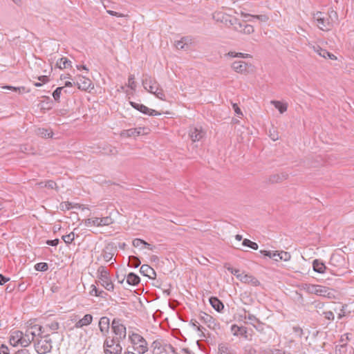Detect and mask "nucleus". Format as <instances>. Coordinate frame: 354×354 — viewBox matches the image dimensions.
I'll return each mask as SVG.
<instances>
[{"label":"nucleus","mask_w":354,"mask_h":354,"mask_svg":"<svg viewBox=\"0 0 354 354\" xmlns=\"http://www.w3.org/2000/svg\"><path fill=\"white\" fill-rule=\"evenodd\" d=\"M227 270L230 271L232 274H234V276H236V277L237 278V276L239 274H240V271L238 269H235V268H227Z\"/></svg>","instance_id":"obj_59"},{"label":"nucleus","mask_w":354,"mask_h":354,"mask_svg":"<svg viewBox=\"0 0 354 354\" xmlns=\"http://www.w3.org/2000/svg\"><path fill=\"white\" fill-rule=\"evenodd\" d=\"M10 280V278L5 277L2 274H0V285H4L6 282Z\"/></svg>","instance_id":"obj_60"},{"label":"nucleus","mask_w":354,"mask_h":354,"mask_svg":"<svg viewBox=\"0 0 354 354\" xmlns=\"http://www.w3.org/2000/svg\"><path fill=\"white\" fill-rule=\"evenodd\" d=\"M212 308L217 312H221L224 308L223 302L216 297H211L209 299Z\"/></svg>","instance_id":"obj_23"},{"label":"nucleus","mask_w":354,"mask_h":354,"mask_svg":"<svg viewBox=\"0 0 354 354\" xmlns=\"http://www.w3.org/2000/svg\"><path fill=\"white\" fill-rule=\"evenodd\" d=\"M248 64L243 61H235L232 64L233 70L239 73H243L247 71Z\"/></svg>","instance_id":"obj_19"},{"label":"nucleus","mask_w":354,"mask_h":354,"mask_svg":"<svg viewBox=\"0 0 354 354\" xmlns=\"http://www.w3.org/2000/svg\"><path fill=\"white\" fill-rule=\"evenodd\" d=\"M252 17L254 19H257L261 21L266 22L268 20V17L266 15H252Z\"/></svg>","instance_id":"obj_56"},{"label":"nucleus","mask_w":354,"mask_h":354,"mask_svg":"<svg viewBox=\"0 0 354 354\" xmlns=\"http://www.w3.org/2000/svg\"><path fill=\"white\" fill-rule=\"evenodd\" d=\"M288 177V174L286 173L274 174V175L270 176L268 181L271 183H279V182H281V181L287 179Z\"/></svg>","instance_id":"obj_27"},{"label":"nucleus","mask_w":354,"mask_h":354,"mask_svg":"<svg viewBox=\"0 0 354 354\" xmlns=\"http://www.w3.org/2000/svg\"><path fill=\"white\" fill-rule=\"evenodd\" d=\"M241 317L243 318L247 322L245 323H248L252 324L257 330H260L259 327L255 325V323L262 324L259 319H258L254 315L252 314L249 310L243 309V314L240 315Z\"/></svg>","instance_id":"obj_14"},{"label":"nucleus","mask_w":354,"mask_h":354,"mask_svg":"<svg viewBox=\"0 0 354 354\" xmlns=\"http://www.w3.org/2000/svg\"><path fill=\"white\" fill-rule=\"evenodd\" d=\"M84 223L86 227H91V226L99 227V224H100V223H99L98 217H93V218L85 219L84 221Z\"/></svg>","instance_id":"obj_34"},{"label":"nucleus","mask_w":354,"mask_h":354,"mask_svg":"<svg viewBox=\"0 0 354 354\" xmlns=\"http://www.w3.org/2000/svg\"><path fill=\"white\" fill-rule=\"evenodd\" d=\"M106 12L108 14H109L111 16H115V17H127V15H124V14H122V13H120V12H117L115 11H113V10H106Z\"/></svg>","instance_id":"obj_55"},{"label":"nucleus","mask_w":354,"mask_h":354,"mask_svg":"<svg viewBox=\"0 0 354 354\" xmlns=\"http://www.w3.org/2000/svg\"><path fill=\"white\" fill-rule=\"evenodd\" d=\"M111 329L115 334V339L118 341L124 340L127 337V328L123 322L118 318H114L111 322Z\"/></svg>","instance_id":"obj_6"},{"label":"nucleus","mask_w":354,"mask_h":354,"mask_svg":"<svg viewBox=\"0 0 354 354\" xmlns=\"http://www.w3.org/2000/svg\"><path fill=\"white\" fill-rule=\"evenodd\" d=\"M130 104L132 107H133L135 109L139 111L140 112L144 114L152 116L161 115V113L157 111L156 110L149 109L142 104H139L134 102H131Z\"/></svg>","instance_id":"obj_10"},{"label":"nucleus","mask_w":354,"mask_h":354,"mask_svg":"<svg viewBox=\"0 0 354 354\" xmlns=\"http://www.w3.org/2000/svg\"><path fill=\"white\" fill-rule=\"evenodd\" d=\"M218 354H236L235 351L227 344L218 345Z\"/></svg>","instance_id":"obj_28"},{"label":"nucleus","mask_w":354,"mask_h":354,"mask_svg":"<svg viewBox=\"0 0 354 354\" xmlns=\"http://www.w3.org/2000/svg\"><path fill=\"white\" fill-rule=\"evenodd\" d=\"M142 85L145 89L151 93L159 86L157 81L147 75H145V78L142 80Z\"/></svg>","instance_id":"obj_11"},{"label":"nucleus","mask_w":354,"mask_h":354,"mask_svg":"<svg viewBox=\"0 0 354 354\" xmlns=\"http://www.w3.org/2000/svg\"><path fill=\"white\" fill-rule=\"evenodd\" d=\"M242 31L244 33L250 34L254 32V27L251 25L245 24Z\"/></svg>","instance_id":"obj_52"},{"label":"nucleus","mask_w":354,"mask_h":354,"mask_svg":"<svg viewBox=\"0 0 354 354\" xmlns=\"http://www.w3.org/2000/svg\"><path fill=\"white\" fill-rule=\"evenodd\" d=\"M32 342H34V340L33 337H31L30 333L27 332L26 330V333H24L21 331V336L19 342V345L21 346L22 347H26L29 346Z\"/></svg>","instance_id":"obj_22"},{"label":"nucleus","mask_w":354,"mask_h":354,"mask_svg":"<svg viewBox=\"0 0 354 354\" xmlns=\"http://www.w3.org/2000/svg\"><path fill=\"white\" fill-rule=\"evenodd\" d=\"M243 245L250 248L253 250H257L259 248L258 244L255 242L250 241V239H245L242 243Z\"/></svg>","instance_id":"obj_39"},{"label":"nucleus","mask_w":354,"mask_h":354,"mask_svg":"<svg viewBox=\"0 0 354 354\" xmlns=\"http://www.w3.org/2000/svg\"><path fill=\"white\" fill-rule=\"evenodd\" d=\"M232 107H233L234 112L236 113V116L239 118H241L243 116V113H242L241 109L237 105V104H236V103L232 104Z\"/></svg>","instance_id":"obj_53"},{"label":"nucleus","mask_w":354,"mask_h":354,"mask_svg":"<svg viewBox=\"0 0 354 354\" xmlns=\"http://www.w3.org/2000/svg\"><path fill=\"white\" fill-rule=\"evenodd\" d=\"M141 263L140 260L136 256H130L129 257L128 266L133 268H138Z\"/></svg>","instance_id":"obj_36"},{"label":"nucleus","mask_w":354,"mask_h":354,"mask_svg":"<svg viewBox=\"0 0 354 354\" xmlns=\"http://www.w3.org/2000/svg\"><path fill=\"white\" fill-rule=\"evenodd\" d=\"M120 342L115 339L114 337H106L104 342L103 348L105 354H121L122 347Z\"/></svg>","instance_id":"obj_4"},{"label":"nucleus","mask_w":354,"mask_h":354,"mask_svg":"<svg viewBox=\"0 0 354 354\" xmlns=\"http://www.w3.org/2000/svg\"><path fill=\"white\" fill-rule=\"evenodd\" d=\"M62 240L65 242L66 244H70L73 242L75 239V234L73 232H71L67 235L62 236Z\"/></svg>","instance_id":"obj_44"},{"label":"nucleus","mask_w":354,"mask_h":354,"mask_svg":"<svg viewBox=\"0 0 354 354\" xmlns=\"http://www.w3.org/2000/svg\"><path fill=\"white\" fill-rule=\"evenodd\" d=\"M271 104L274 106V107L279 110L280 113H283L287 111L288 104L286 102H282L277 100H272Z\"/></svg>","instance_id":"obj_31"},{"label":"nucleus","mask_w":354,"mask_h":354,"mask_svg":"<svg viewBox=\"0 0 354 354\" xmlns=\"http://www.w3.org/2000/svg\"><path fill=\"white\" fill-rule=\"evenodd\" d=\"M114 221L111 216H105L102 218H99V227L102 226H107L113 223Z\"/></svg>","instance_id":"obj_35"},{"label":"nucleus","mask_w":354,"mask_h":354,"mask_svg":"<svg viewBox=\"0 0 354 354\" xmlns=\"http://www.w3.org/2000/svg\"><path fill=\"white\" fill-rule=\"evenodd\" d=\"M0 354H10L8 346L2 344L0 346Z\"/></svg>","instance_id":"obj_54"},{"label":"nucleus","mask_w":354,"mask_h":354,"mask_svg":"<svg viewBox=\"0 0 354 354\" xmlns=\"http://www.w3.org/2000/svg\"><path fill=\"white\" fill-rule=\"evenodd\" d=\"M188 41H189V39L187 38H182L180 40L176 41V47L178 49H185V46L187 45Z\"/></svg>","instance_id":"obj_40"},{"label":"nucleus","mask_w":354,"mask_h":354,"mask_svg":"<svg viewBox=\"0 0 354 354\" xmlns=\"http://www.w3.org/2000/svg\"><path fill=\"white\" fill-rule=\"evenodd\" d=\"M21 330H15L12 332L10 336V343L13 346H17L19 345V342L21 339Z\"/></svg>","instance_id":"obj_25"},{"label":"nucleus","mask_w":354,"mask_h":354,"mask_svg":"<svg viewBox=\"0 0 354 354\" xmlns=\"http://www.w3.org/2000/svg\"><path fill=\"white\" fill-rule=\"evenodd\" d=\"M140 272L142 275L148 277L149 279H153L156 275L155 270L147 264H144L140 267Z\"/></svg>","instance_id":"obj_21"},{"label":"nucleus","mask_w":354,"mask_h":354,"mask_svg":"<svg viewBox=\"0 0 354 354\" xmlns=\"http://www.w3.org/2000/svg\"><path fill=\"white\" fill-rule=\"evenodd\" d=\"M313 268L315 272L320 274L324 273L327 269L325 264L319 259H315L313 261Z\"/></svg>","instance_id":"obj_24"},{"label":"nucleus","mask_w":354,"mask_h":354,"mask_svg":"<svg viewBox=\"0 0 354 354\" xmlns=\"http://www.w3.org/2000/svg\"><path fill=\"white\" fill-rule=\"evenodd\" d=\"M93 321V316L91 314L85 315L82 319L77 322L75 327L77 328H82L91 324Z\"/></svg>","instance_id":"obj_20"},{"label":"nucleus","mask_w":354,"mask_h":354,"mask_svg":"<svg viewBox=\"0 0 354 354\" xmlns=\"http://www.w3.org/2000/svg\"><path fill=\"white\" fill-rule=\"evenodd\" d=\"M140 281L138 275L133 272H130L127 276V283L131 286H137Z\"/></svg>","instance_id":"obj_29"},{"label":"nucleus","mask_w":354,"mask_h":354,"mask_svg":"<svg viewBox=\"0 0 354 354\" xmlns=\"http://www.w3.org/2000/svg\"><path fill=\"white\" fill-rule=\"evenodd\" d=\"M351 335V333H345L342 335L340 337L339 342L342 343L340 345L341 348H346L347 343L348 341H350L351 338L350 336Z\"/></svg>","instance_id":"obj_38"},{"label":"nucleus","mask_w":354,"mask_h":354,"mask_svg":"<svg viewBox=\"0 0 354 354\" xmlns=\"http://www.w3.org/2000/svg\"><path fill=\"white\" fill-rule=\"evenodd\" d=\"M55 66L59 69L71 68L72 63L68 58L62 57L57 61Z\"/></svg>","instance_id":"obj_26"},{"label":"nucleus","mask_w":354,"mask_h":354,"mask_svg":"<svg viewBox=\"0 0 354 354\" xmlns=\"http://www.w3.org/2000/svg\"><path fill=\"white\" fill-rule=\"evenodd\" d=\"M37 134L41 136L42 138H52L53 133L52 131H49L44 128H39L37 130Z\"/></svg>","instance_id":"obj_37"},{"label":"nucleus","mask_w":354,"mask_h":354,"mask_svg":"<svg viewBox=\"0 0 354 354\" xmlns=\"http://www.w3.org/2000/svg\"><path fill=\"white\" fill-rule=\"evenodd\" d=\"M59 324L56 321H54V322L46 325V328H48L50 330H57L59 329Z\"/></svg>","instance_id":"obj_48"},{"label":"nucleus","mask_w":354,"mask_h":354,"mask_svg":"<svg viewBox=\"0 0 354 354\" xmlns=\"http://www.w3.org/2000/svg\"><path fill=\"white\" fill-rule=\"evenodd\" d=\"M75 84L82 91H87L88 88H93L91 80L84 76H79Z\"/></svg>","instance_id":"obj_15"},{"label":"nucleus","mask_w":354,"mask_h":354,"mask_svg":"<svg viewBox=\"0 0 354 354\" xmlns=\"http://www.w3.org/2000/svg\"><path fill=\"white\" fill-rule=\"evenodd\" d=\"M328 16L330 17V20L332 21V23L333 22L334 19H337V12L334 10H331L330 12L328 14Z\"/></svg>","instance_id":"obj_57"},{"label":"nucleus","mask_w":354,"mask_h":354,"mask_svg":"<svg viewBox=\"0 0 354 354\" xmlns=\"http://www.w3.org/2000/svg\"><path fill=\"white\" fill-rule=\"evenodd\" d=\"M270 354H284V351L281 349H273Z\"/></svg>","instance_id":"obj_64"},{"label":"nucleus","mask_w":354,"mask_h":354,"mask_svg":"<svg viewBox=\"0 0 354 354\" xmlns=\"http://www.w3.org/2000/svg\"><path fill=\"white\" fill-rule=\"evenodd\" d=\"M27 332L30 333L31 337H33L34 342L36 339H41L46 334L45 333V329L43 326L39 325H34L27 329Z\"/></svg>","instance_id":"obj_13"},{"label":"nucleus","mask_w":354,"mask_h":354,"mask_svg":"<svg viewBox=\"0 0 354 354\" xmlns=\"http://www.w3.org/2000/svg\"><path fill=\"white\" fill-rule=\"evenodd\" d=\"M313 19L316 22L317 26L322 30L328 31L333 27L328 13L317 12L313 15Z\"/></svg>","instance_id":"obj_5"},{"label":"nucleus","mask_w":354,"mask_h":354,"mask_svg":"<svg viewBox=\"0 0 354 354\" xmlns=\"http://www.w3.org/2000/svg\"><path fill=\"white\" fill-rule=\"evenodd\" d=\"M104 153L107 155H115L118 151L115 147L112 146H108L107 148H104Z\"/></svg>","instance_id":"obj_49"},{"label":"nucleus","mask_w":354,"mask_h":354,"mask_svg":"<svg viewBox=\"0 0 354 354\" xmlns=\"http://www.w3.org/2000/svg\"><path fill=\"white\" fill-rule=\"evenodd\" d=\"M35 269L37 271L45 272V271L48 270V265L47 263H44V262L37 263L35 265Z\"/></svg>","instance_id":"obj_41"},{"label":"nucleus","mask_w":354,"mask_h":354,"mask_svg":"<svg viewBox=\"0 0 354 354\" xmlns=\"http://www.w3.org/2000/svg\"><path fill=\"white\" fill-rule=\"evenodd\" d=\"M145 241L140 239H135L133 240L132 244L135 248H139L142 245H145Z\"/></svg>","instance_id":"obj_51"},{"label":"nucleus","mask_w":354,"mask_h":354,"mask_svg":"<svg viewBox=\"0 0 354 354\" xmlns=\"http://www.w3.org/2000/svg\"><path fill=\"white\" fill-rule=\"evenodd\" d=\"M97 278L100 284L108 291H113L114 285L110 278V273L108 269L103 266H100L97 270Z\"/></svg>","instance_id":"obj_3"},{"label":"nucleus","mask_w":354,"mask_h":354,"mask_svg":"<svg viewBox=\"0 0 354 354\" xmlns=\"http://www.w3.org/2000/svg\"><path fill=\"white\" fill-rule=\"evenodd\" d=\"M236 57H241V58H251L252 57V56L250 54L243 53H236Z\"/></svg>","instance_id":"obj_62"},{"label":"nucleus","mask_w":354,"mask_h":354,"mask_svg":"<svg viewBox=\"0 0 354 354\" xmlns=\"http://www.w3.org/2000/svg\"><path fill=\"white\" fill-rule=\"evenodd\" d=\"M64 86L57 87L53 93V97L57 102L59 101L62 91L64 90Z\"/></svg>","instance_id":"obj_43"},{"label":"nucleus","mask_w":354,"mask_h":354,"mask_svg":"<svg viewBox=\"0 0 354 354\" xmlns=\"http://www.w3.org/2000/svg\"><path fill=\"white\" fill-rule=\"evenodd\" d=\"M99 328L103 336L108 337L109 332L110 320L107 317H102L99 321Z\"/></svg>","instance_id":"obj_16"},{"label":"nucleus","mask_w":354,"mask_h":354,"mask_svg":"<svg viewBox=\"0 0 354 354\" xmlns=\"http://www.w3.org/2000/svg\"><path fill=\"white\" fill-rule=\"evenodd\" d=\"M12 354H30V352L29 350H28L26 348H21V349H19V350L15 351Z\"/></svg>","instance_id":"obj_61"},{"label":"nucleus","mask_w":354,"mask_h":354,"mask_svg":"<svg viewBox=\"0 0 354 354\" xmlns=\"http://www.w3.org/2000/svg\"><path fill=\"white\" fill-rule=\"evenodd\" d=\"M322 315H324V318L328 321H333L335 319V315L330 310L324 311Z\"/></svg>","instance_id":"obj_47"},{"label":"nucleus","mask_w":354,"mask_h":354,"mask_svg":"<svg viewBox=\"0 0 354 354\" xmlns=\"http://www.w3.org/2000/svg\"><path fill=\"white\" fill-rule=\"evenodd\" d=\"M149 129L147 127H138L132 128L127 130H123L120 136L124 138L136 137L140 135H145L148 133Z\"/></svg>","instance_id":"obj_9"},{"label":"nucleus","mask_w":354,"mask_h":354,"mask_svg":"<svg viewBox=\"0 0 354 354\" xmlns=\"http://www.w3.org/2000/svg\"><path fill=\"white\" fill-rule=\"evenodd\" d=\"M217 21H221L222 22H225L226 25L233 26L234 28L237 31L242 32L245 23L241 22L239 19H237L234 17H231L225 15H220L218 14L216 17Z\"/></svg>","instance_id":"obj_7"},{"label":"nucleus","mask_w":354,"mask_h":354,"mask_svg":"<svg viewBox=\"0 0 354 354\" xmlns=\"http://www.w3.org/2000/svg\"><path fill=\"white\" fill-rule=\"evenodd\" d=\"M129 340L132 344L134 351H136L138 354H145L148 351V343L140 334L129 332Z\"/></svg>","instance_id":"obj_1"},{"label":"nucleus","mask_w":354,"mask_h":354,"mask_svg":"<svg viewBox=\"0 0 354 354\" xmlns=\"http://www.w3.org/2000/svg\"><path fill=\"white\" fill-rule=\"evenodd\" d=\"M115 249L113 248V245L109 244L102 250L101 256L106 262H109L113 259Z\"/></svg>","instance_id":"obj_18"},{"label":"nucleus","mask_w":354,"mask_h":354,"mask_svg":"<svg viewBox=\"0 0 354 354\" xmlns=\"http://www.w3.org/2000/svg\"><path fill=\"white\" fill-rule=\"evenodd\" d=\"M35 351L38 354H46L51 351L52 339L49 334H46L41 339H36L34 342Z\"/></svg>","instance_id":"obj_2"},{"label":"nucleus","mask_w":354,"mask_h":354,"mask_svg":"<svg viewBox=\"0 0 354 354\" xmlns=\"http://www.w3.org/2000/svg\"><path fill=\"white\" fill-rule=\"evenodd\" d=\"M237 279L243 283H254L257 279L252 277V275L244 274L243 272L241 273L237 276Z\"/></svg>","instance_id":"obj_32"},{"label":"nucleus","mask_w":354,"mask_h":354,"mask_svg":"<svg viewBox=\"0 0 354 354\" xmlns=\"http://www.w3.org/2000/svg\"><path fill=\"white\" fill-rule=\"evenodd\" d=\"M44 187H47L48 189H53L57 188V184L53 180H48L45 181Z\"/></svg>","instance_id":"obj_50"},{"label":"nucleus","mask_w":354,"mask_h":354,"mask_svg":"<svg viewBox=\"0 0 354 354\" xmlns=\"http://www.w3.org/2000/svg\"><path fill=\"white\" fill-rule=\"evenodd\" d=\"M201 319L203 320L205 323L207 324V326L209 328L213 329L215 328V326H216L215 319L209 315L204 313L203 315L201 316Z\"/></svg>","instance_id":"obj_30"},{"label":"nucleus","mask_w":354,"mask_h":354,"mask_svg":"<svg viewBox=\"0 0 354 354\" xmlns=\"http://www.w3.org/2000/svg\"><path fill=\"white\" fill-rule=\"evenodd\" d=\"M308 46L310 49L322 57H325V54H327V50L322 48L319 45L309 44Z\"/></svg>","instance_id":"obj_33"},{"label":"nucleus","mask_w":354,"mask_h":354,"mask_svg":"<svg viewBox=\"0 0 354 354\" xmlns=\"http://www.w3.org/2000/svg\"><path fill=\"white\" fill-rule=\"evenodd\" d=\"M135 76L134 75H130L129 76V79H128V86L131 89V90H135L136 88V82H135Z\"/></svg>","instance_id":"obj_45"},{"label":"nucleus","mask_w":354,"mask_h":354,"mask_svg":"<svg viewBox=\"0 0 354 354\" xmlns=\"http://www.w3.org/2000/svg\"><path fill=\"white\" fill-rule=\"evenodd\" d=\"M291 255L289 252L285 251H281L279 252V260H283L284 261H288L290 259Z\"/></svg>","instance_id":"obj_46"},{"label":"nucleus","mask_w":354,"mask_h":354,"mask_svg":"<svg viewBox=\"0 0 354 354\" xmlns=\"http://www.w3.org/2000/svg\"><path fill=\"white\" fill-rule=\"evenodd\" d=\"M308 291L310 293L315 294L318 296L325 297L328 298H330V289L320 285H310L308 287Z\"/></svg>","instance_id":"obj_8"},{"label":"nucleus","mask_w":354,"mask_h":354,"mask_svg":"<svg viewBox=\"0 0 354 354\" xmlns=\"http://www.w3.org/2000/svg\"><path fill=\"white\" fill-rule=\"evenodd\" d=\"M260 253L272 259L273 251L260 250Z\"/></svg>","instance_id":"obj_63"},{"label":"nucleus","mask_w":354,"mask_h":354,"mask_svg":"<svg viewBox=\"0 0 354 354\" xmlns=\"http://www.w3.org/2000/svg\"><path fill=\"white\" fill-rule=\"evenodd\" d=\"M59 242L58 239H55L53 240H48L46 241V244L51 246H57Z\"/></svg>","instance_id":"obj_58"},{"label":"nucleus","mask_w":354,"mask_h":354,"mask_svg":"<svg viewBox=\"0 0 354 354\" xmlns=\"http://www.w3.org/2000/svg\"><path fill=\"white\" fill-rule=\"evenodd\" d=\"M152 94L155 95L158 98H159L160 100H165V93L163 92V90L160 87L158 86V88H156L153 92L152 93Z\"/></svg>","instance_id":"obj_42"},{"label":"nucleus","mask_w":354,"mask_h":354,"mask_svg":"<svg viewBox=\"0 0 354 354\" xmlns=\"http://www.w3.org/2000/svg\"><path fill=\"white\" fill-rule=\"evenodd\" d=\"M231 331L234 336L241 335L246 339H248V329L245 326H239L236 324H233L231 326Z\"/></svg>","instance_id":"obj_17"},{"label":"nucleus","mask_w":354,"mask_h":354,"mask_svg":"<svg viewBox=\"0 0 354 354\" xmlns=\"http://www.w3.org/2000/svg\"><path fill=\"white\" fill-rule=\"evenodd\" d=\"M205 135L201 127H192L189 131V136L193 142L200 141Z\"/></svg>","instance_id":"obj_12"}]
</instances>
